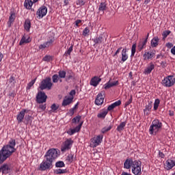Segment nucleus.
Instances as JSON below:
<instances>
[{
  "instance_id": "nucleus-1",
  "label": "nucleus",
  "mask_w": 175,
  "mask_h": 175,
  "mask_svg": "<svg viewBox=\"0 0 175 175\" xmlns=\"http://www.w3.org/2000/svg\"><path fill=\"white\" fill-rule=\"evenodd\" d=\"M58 150L51 148L44 155V159L40 165V170L44 172V170H49L53 167V162L58 158Z\"/></svg>"
},
{
  "instance_id": "nucleus-2",
  "label": "nucleus",
  "mask_w": 175,
  "mask_h": 175,
  "mask_svg": "<svg viewBox=\"0 0 175 175\" xmlns=\"http://www.w3.org/2000/svg\"><path fill=\"white\" fill-rule=\"evenodd\" d=\"M16 139H11L8 144L4 146L0 150V163H3L8 158H10L17 149L16 148Z\"/></svg>"
},
{
  "instance_id": "nucleus-3",
  "label": "nucleus",
  "mask_w": 175,
  "mask_h": 175,
  "mask_svg": "<svg viewBox=\"0 0 175 175\" xmlns=\"http://www.w3.org/2000/svg\"><path fill=\"white\" fill-rule=\"evenodd\" d=\"M124 169L131 170L133 174L142 175V161L129 158L124 163Z\"/></svg>"
},
{
  "instance_id": "nucleus-4",
  "label": "nucleus",
  "mask_w": 175,
  "mask_h": 175,
  "mask_svg": "<svg viewBox=\"0 0 175 175\" xmlns=\"http://www.w3.org/2000/svg\"><path fill=\"white\" fill-rule=\"evenodd\" d=\"M162 122L161 120L158 119L154 120L149 129L150 135H157L162 129Z\"/></svg>"
},
{
  "instance_id": "nucleus-5",
  "label": "nucleus",
  "mask_w": 175,
  "mask_h": 175,
  "mask_svg": "<svg viewBox=\"0 0 175 175\" xmlns=\"http://www.w3.org/2000/svg\"><path fill=\"white\" fill-rule=\"evenodd\" d=\"M52 87L53 83L51 82V78L50 77L43 79L40 84V89L41 91H43V90H48V91H50Z\"/></svg>"
},
{
  "instance_id": "nucleus-6",
  "label": "nucleus",
  "mask_w": 175,
  "mask_h": 175,
  "mask_svg": "<svg viewBox=\"0 0 175 175\" xmlns=\"http://www.w3.org/2000/svg\"><path fill=\"white\" fill-rule=\"evenodd\" d=\"M175 83V77L172 75H169L164 78L162 81L161 84L163 87H173Z\"/></svg>"
},
{
  "instance_id": "nucleus-7",
  "label": "nucleus",
  "mask_w": 175,
  "mask_h": 175,
  "mask_svg": "<svg viewBox=\"0 0 175 175\" xmlns=\"http://www.w3.org/2000/svg\"><path fill=\"white\" fill-rule=\"evenodd\" d=\"M55 42V38L54 36L49 37L46 42H45L43 44H41L38 49L39 50H44V49H49V47H51L53 44H54V42Z\"/></svg>"
},
{
  "instance_id": "nucleus-8",
  "label": "nucleus",
  "mask_w": 175,
  "mask_h": 175,
  "mask_svg": "<svg viewBox=\"0 0 175 175\" xmlns=\"http://www.w3.org/2000/svg\"><path fill=\"white\" fill-rule=\"evenodd\" d=\"M73 140L72 139H67L61 147L62 152H66V151H69L70 148H72V146H73Z\"/></svg>"
},
{
  "instance_id": "nucleus-9",
  "label": "nucleus",
  "mask_w": 175,
  "mask_h": 175,
  "mask_svg": "<svg viewBox=\"0 0 175 175\" xmlns=\"http://www.w3.org/2000/svg\"><path fill=\"white\" fill-rule=\"evenodd\" d=\"M47 100V95L44 92H38L36 95V102L37 103H46Z\"/></svg>"
},
{
  "instance_id": "nucleus-10",
  "label": "nucleus",
  "mask_w": 175,
  "mask_h": 175,
  "mask_svg": "<svg viewBox=\"0 0 175 175\" xmlns=\"http://www.w3.org/2000/svg\"><path fill=\"white\" fill-rule=\"evenodd\" d=\"M47 14V7L42 5L36 12L37 18H43Z\"/></svg>"
},
{
  "instance_id": "nucleus-11",
  "label": "nucleus",
  "mask_w": 175,
  "mask_h": 175,
  "mask_svg": "<svg viewBox=\"0 0 175 175\" xmlns=\"http://www.w3.org/2000/svg\"><path fill=\"white\" fill-rule=\"evenodd\" d=\"M31 111L27 109H23L16 116V120L18 124H21L23 122V120L25 117L26 114H29Z\"/></svg>"
},
{
  "instance_id": "nucleus-12",
  "label": "nucleus",
  "mask_w": 175,
  "mask_h": 175,
  "mask_svg": "<svg viewBox=\"0 0 175 175\" xmlns=\"http://www.w3.org/2000/svg\"><path fill=\"white\" fill-rule=\"evenodd\" d=\"M107 40V37H106V35H105V33L100 34L98 37L93 39V42L94 43H95V44H105Z\"/></svg>"
},
{
  "instance_id": "nucleus-13",
  "label": "nucleus",
  "mask_w": 175,
  "mask_h": 175,
  "mask_svg": "<svg viewBox=\"0 0 175 175\" xmlns=\"http://www.w3.org/2000/svg\"><path fill=\"white\" fill-rule=\"evenodd\" d=\"M103 102H105V92H101L96 96L94 103L96 106H102Z\"/></svg>"
},
{
  "instance_id": "nucleus-14",
  "label": "nucleus",
  "mask_w": 175,
  "mask_h": 175,
  "mask_svg": "<svg viewBox=\"0 0 175 175\" xmlns=\"http://www.w3.org/2000/svg\"><path fill=\"white\" fill-rule=\"evenodd\" d=\"M157 53L156 51L150 50L149 51H146L143 55V58L144 61H147L148 59H152V58L155 57V53Z\"/></svg>"
},
{
  "instance_id": "nucleus-15",
  "label": "nucleus",
  "mask_w": 175,
  "mask_h": 175,
  "mask_svg": "<svg viewBox=\"0 0 175 175\" xmlns=\"http://www.w3.org/2000/svg\"><path fill=\"white\" fill-rule=\"evenodd\" d=\"M175 166V160H173L172 159H167L165 164V169L166 170H170L171 169H173Z\"/></svg>"
},
{
  "instance_id": "nucleus-16",
  "label": "nucleus",
  "mask_w": 175,
  "mask_h": 175,
  "mask_svg": "<svg viewBox=\"0 0 175 175\" xmlns=\"http://www.w3.org/2000/svg\"><path fill=\"white\" fill-rule=\"evenodd\" d=\"M81 126H83V122H81L78 126H77L75 129H70L67 133L72 136L75 135V133L77 132H80V129H81Z\"/></svg>"
},
{
  "instance_id": "nucleus-17",
  "label": "nucleus",
  "mask_w": 175,
  "mask_h": 175,
  "mask_svg": "<svg viewBox=\"0 0 175 175\" xmlns=\"http://www.w3.org/2000/svg\"><path fill=\"white\" fill-rule=\"evenodd\" d=\"M102 140H103V135H99L96 137H94L93 140L92 141L94 144V147H98V146L102 143Z\"/></svg>"
},
{
  "instance_id": "nucleus-18",
  "label": "nucleus",
  "mask_w": 175,
  "mask_h": 175,
  "mask_svg": "<svg viewBox=\"0 0 175 175\" xmlns=\"http://www.w3.org/2000/svg\"><path fill=\"white\" fill-rule=\"evenodd\" d=\"M10 166L9 164H3L0 167V173H2L3 174H8V173H10Z\"/></svg>"
},
{
  "instance_id": "nucleus-19",
  "label": "nucleus",
  "mask_w": 175,
  "mask_h": 175,
  "mask_svg": "<svg viewBox=\"0 0 175 175\" xmlns=\"http://www.w3.org/2000/svg\"><path fill=\"white\" fill-rule=\"evenodd\" d=\"M155 69V65L150 62L148 64L147 67L144 69V75H150L152 70Z\"/></svg>"
},
{
  "instance_id": "nucleus-20",
  "label": "nucleus",
  "mask_w": 175,
  "mask_h": 175,
  "mask_svg": "<svg viewBox=\"0 0 175 175\" xmlns=\"http://www.w3.org/2000/svg\"><path fill=\"white\" fill-rule=\"evenodd\" d=\"M100 81H102V79L99 78V77H94L90 80V85H92L93 87H98Z\"/></svg>"
},
{
  "instance_id": "nucleus-21",
  "label": "nucleus",
  "mask_w": 175,
  "mask_h": 175,
  "mask_svg": "<svg viewBox=\"0 0 175 175\" xmlns=\"http://www.w3.org/2000/svg\"><path fill=\"white\" fill-rule=\"evenodd\" d=\"M120 105H121V100H119L111 104L110 105H109L106 110H107L108 112L111 111V110H113V109H116V107H118V106H120Z\"/></svg>"
},
{
  "instance_id": "nucleus-22",
  "label": "nucleus",
  "mask_w": 175,
  "mask_h": 175,
  "mask_svg": "<svg viewBox=\"0 0 175 175\" xmlns=\"http://www.w3.org/2000/svg\"><path fill=\"white\" fill-rule=\"evenodd\" d=\"M151 109H152V102L149 101L144 109V114H146V116H150V111H151Z\"/></svg>"
},
{
  "instance_id": "nucleus-23",
  "label": "nucleus",
  "mask_w": 175,
  "mask_h": 175,
  "mask_svg": "<svg viewBox=\"0 0 175 175\" xmlns=\"http://www.w3.org/2000/svg\"><path fill=\"white\" fill-rule=\"evenodd\" d=\"M147 46V40H143V41L139 42L137 45V49L139 51H142L144 49H146Z\"/></svg>"
},
{
  "instance_id": "nucleus-24",
  "label": "nucleus",
  "mask_w": 175,
  "mask_h": 175,
  "mask_svg": "<svg viewBox=\"0 0 175 175\" xmlns=\"http://www.w3.org/2000/svg\"><path fill=\"white\" fill-rule=\"evenodd\" d=\"M73 102V97H68L65 98L62 103V105L65 107V106H68V105H70Z\"/></svg>"
},
{
  "instance_id": "nucleus-25",
  "label": "nucleus",
  "mask_w": 175,
  "mask_h": 175,
  "mask_svg": "<svg viewBox=\"0 0 175 175\" xmlns=\"http://www.w3.org/2000/svg\"><path fill=\"white\" fill-rule=\"evenodd\" d=\"M33 5V3L32 2V0H25L24 7L25 9H27V10H31Z\"/></svg>"
},
{
  "instance_id": "nucleus-26",
  "label": "nucleus",
  "mask_w": 175,
  "mask_h": 175,
  "mask_svg": "<svg viewBox=\"0 0 175 175\" xmlns=\"http://www.w3.org/2000/svg\"><path fill=\"white\" fill-rule=\"evenodd\" d=\"M127 52L128 49H126V48L123 49L122 51V61L123 62H125V61H126L129 58L128 53H126Z\"/></svg>"
},
{
  "instance_id": "nucleus-27",
  "label": "nucleus",
  "mask_w": 175,
  "mask_h": 175,
  "mask_svg": "<svg viewBox=\"0 0 175 175\" xmlns=\"http://www.w3.org/2000/svg\"><path fill=\"white\" fill-rule=\"evenodd\" d=\"M29 42H31V38L29 37L27 38L25 36H23L19 42V46H23V44H24L25 43H29Z\"/></svg>"
},
{
  "instance_id": "nucleus-28",
  "label": "nucleus",
  "mask_w": 175,
  "mask_h": 175,
  "mask_svg": "<svg viewBox=\"0 0 175 175\" xmlns=\"http://www.w3.org/2000/svg\"><path fill=\"white\" fill-rule=\"evenodd\" d=\"M107 10V3L106 2H101L98 6L99 12H104L105 10Z\"/></svg>"
},
{
  "instance_id": "nucleus-29",
  "label": "nucleus",
  "mask_w": 175,
  "mask_h": 175,
  "mask_svg": "<svg viewBox=\"0 0 175 175\" xmlns=\"http://www.w3.org/2000/svg\"><path fill=\"white\" fill-rule=\"evenodd\" d=\"M108 111L107 109H102L101 111L98 113L97 117L98 118H105L106 116L108 114Z\"/></svg>"
},
{
  "instance_id": "nucleus-30",
  "label": "nucleus",
  "mask_w": 175,
  "mask_h": 175,
  "mask_svg": "<svg viewBox=\"0 0 175 175\" xmlns=\"http://www.w3.org/2000/svg\"><path fill=\"white\" fill-rule=\"evenodd\" d=\"M24 28L27 32H29L31 29V21H29V19H27L25 21Z\"/></svg>"
},
{
  "instance_id": "nucleus-31",
  "label": "nucleus",
  "mask_w": 175,
  "mask_h": 175,
  "mask_svg": "<svg viewBox=\"0 0 175 175\" xmlns=\"http://www.w3.org/2000/svg\"><path fill=\"white\" fill-rule=\"evenodd\" d=\"M159 38L158 37H154L150 42L152 47H157L159 44Z\"/></svg>"
},
{
  "instance_id": "nucleus-32",
  "label": "nucleus",
  "mask_w": 175,
  "mask_h": 175,
  "mask_svg": "<svg viewBox=\"0 0 175 175\" xmlns=\"http://www.w3.org/2000/svg\"><path fill=\"white\" fill-rule=\"evenodd\" d=\"M126 126V122H122L118 126L116 131H118V132H122Z\"/></svg>"
},
{
  "instance_id": "nucleus-33",
  "label": "nucleus",
  "mask_w": 175,
  "mask_h": 175,
  "mask_svg": "<svg viewBox=\"0 0 175 175\" xmlns=\"http://www.w3.org/2000/svg\"><path fill=\"white\" fill-rule=\"evenodd\" d=\"M159 103H161V100L159 98L155 99L153 106V110L157 111L158 110V107H159Z\"/></svg>"
},
{
  "instance_id": "nucleus-34",
  "label": "nucleus",
  "mask_w": 175,
  "mask_h": 175,
  "mask_svg": "<svg viewBox=\"0 0 175 175\" xmlns=\"http://www.w3.org/2000/svg\"><path fill=\"white\" fill-rule=\"evenodd\" d=\"M55 174H65V173H68V170L66 169H57L54 171Z\"/></svg>"
},
{
  "instance_id": "nucleus-35",
  "label": "nucleus",
  "mask_w": 175,
  "mask_h": 175,
  "mask_svg": "<svg viewBox=\"0 0 175 175\" xmlns=\"http://www.w3.org/2000/svg\"><path fill=\"white\" fill-rule=\"evenodd\" d=\"M14 20H16V14L14 12H11L10 16L9 17V21L10 24H12V23H14Z\"/></svg>"
},
{
  "instance_id": "nucleus-36",
  "label": "nucleus",
  "mask_w": 175,
  "mask_h": 175,
  "mask_svg": "<svg viewBox=\"0 0 175 175\" xmlns=\"http://www.w3.org/2000/svg\"><path fill=\"white\" fill-rule=\"evenodd\" d=\"M172 33V31L170 30H165L163 32L162 36H163V40H165Z\"/></svg>"
},
{
  "instance_id": "nucleus-37",
  "label": "nucleus",
  "mask_w": 175,
  "mask_h": 175,
  "mask_svg": "<svg viewBox=\"0 0 175 175\" xmlns=\"http://www.w3.org/2000/svg\"><path fill=\"white\" fill-rule=\"evenodd\" d=\"M111 128H113V126L111 125L105 126L101 129V133H106L107 132H109V131H110Z\"/></svg>"
},
{
  "instance_id": "nucleus-38",
  "label": "nucleus",
  "mask_w": 175,
  "mask_h": 175,
  "mask_svg": "<svg viewBox=\"0 0 175 175\" xmlns=\"http://www.w3.org/2000/svg\"><path fill=\"white\" fill-rule=\"evenodd\" d=\"M80 120H81V116L78 115L72 120V124H77V122H80Z\"/></svg>"
},
{
  "instance_id": "nucleus-39",
  "label": "nucleus",
  "mask_w": 175,
  "mask_h": 175,
  "mask_svg": "<svg viewBox=\"0 0 175 175\" xmlns=\"http://www.w3.org/2000/svg\"><path fill=\"white\" fill-rule=\"evenodd\" d=\"M137 46V45L136 44H133L132 45V48H131V57H135V54L136 53V47Z\"/></svg>"
},
{
  "instance_id": "nucleus-40",
  "label": "nucleus",
  "mask_w": 175,
  "mask_h": 175,
  "mask_svg": "<svg viewBox=\"0 0 175 175\" xmlns=\"http://www.w3.org/2000/svg\"><path fill=\"white\" fill-rule=\"evenodd\" d=\"M36 83V79H33L31 81H30L29 83H27V90H31L32 87L33 86V84Z\"/></svg>"
},
{
  "instance_id": "nucleus-41",
  "label": "nucleus",
  "mask_w": 175,
  "mask_h": 175,
  "mask_svg": "<svg viewBox=\"0 0 175 175\" xmlns=\"http://www.w3.org/2000/svg\"><path fill=\"white\" fill-rule=\"evenodd\" d=\"M66 161H67L68 163H72L73 162V154L72 153H70L67 156Z\"/></svg>"
},
{
  "instance_id": "nucleus-42",
  "label": "nucleus",
  "mask_w": 175,
  "mask_h": 175,
  "mask_svg": "<svg viewBox=\"0 0 175 175\" xmlns=\"http://www.w3.org/2000/svg\"><path fill=\"white\" fill-rule=\"evenodd\" d=\"M56 167H65V163L62 161H59L55 163Z\"/></svg>"
},
{
  "instance_id": "nucleus-43",
  "label": "nucleus",
  "mask_w": 175,
  "mask_h": 175,
  "mask_svg": "<svg viewBox=\"0 0 175 175\" xmlns=\"http://www.w3.org/2000/svg\"><path fill=\"white\" fill-rule=\"evenodd\" d=\"M73 78H75V72H73V71L72 70H69L68 72L67 79L68 80H70V79H73Z\"/></svg>"
},
{
  "instance_id": "nucleus-44",
  "label": "nucleus",
  "mask_w": 175,
  "mask_h": 175,
  "mask_svg": "<svg viewBox=\"0 0 175 175\" xmlns=\"http://www.w3.org/2000/svg\"><path fill=\"white\" fill-rule=\"evenodd\" d=\"M53 59V57L49 55H46L43 59L42 61H44L45 62H50Z\"/></svg>"
},
{
  "instance_id": "nucleus-45",
  "label": "nucleus",
  "mask_w": 175,
  "mask_h": 175,
  "mask_svg": "<svg viewBox=\"0 0 175 175\" xmlns=\"http://www.w3.org/2000/svg\"><path fill=\"white\" fill-rule=\"evenodd\" d=\"M72 51H73V44H72L69 49H68L67 51H66V53H64V55H66V57H68V55H70V53H72Z\"/></svg>"
},
{
  "instance_id": "nucleus-46",
  "label": "nucleus",
  "mask_w": 175,
  "mask_h": 175,
  "mask_svg": "<svg viewBox=\"0 0 175 175\" xmlns=\"http://www.w3.org/2000/svg\"><path fill=\"white\" fill-rule=\"evenodd\" d=\"M59 77H60V79H65V77H66V72L64 70L59 71Z\"/></svg>"
},
{
  "instance_id": "nucleus-47",
  "label": "nucleus",
  "mask_w": 175,
  "mask_h": 175,
  "mask_svg": "<svg viewBox=\"0 0 175 175\" xmlns=\"http://www.w3.org/2000/svg\"><path fill=\"white\" fill-rule=\"evenodd\" d=\"M31 118H32V116H30L29 112V113H26L25 115V120H27V124H29V121H31Z\"/></svg>"
},
{
  "instance_id": "nucleus-48",
  "label": "nucleus",
  "mask_w": 175,
  "mask_h": 175,
  "mask_svg": "<svg viewBox=\"0 0 175 175\" xmlns=\"http://www.w3.org/2000/svg\"><path fill=\"white\" fill-rule=\"evenodd\" d=\"M104 89L105 90H109V88H111V87H113V85L111 83L110 81H109L108 83H105L104 85Z\"/></svg>"
},
{
  "instance_id": "nucleus-49",
  "label": "nucleus",
  "mask_w": 175,
  "mask_h": 175,
  "mask_svg": "<svg viewBox=\"0 0 175 175\" xmlns=\"http://www.w3.org/2000/svg\"><path fill=\"white\" fill-rule=\"evenodd\" d=\"M90 33V28L89 27H85L83 31L82 35L83 36H87Z\"/></svg>"
},
{
  "instance_id": "nucleus-50",
  "label": "nucleus",
  "mask_w": 175,
  "mask_h": 175,
  "mask_svg": "<svg viewBox=\"0 0 175 175\" xmlns=\"http://www.w3.org/2000/svg\"><path fill=\"white\" fill-rule=\"evenodd\" d=\"M52 79H53V81L54 82V83H58V80H59V75H53V77H52Z\"/></svg>"
},
{
  "instance_id": "nucleus-51",
  "label": "nucleus",
  "mask_w": 175,
  "mask_h": 175,
  "mask_svg": "<svg viewBox=\"0 0 175 175\" xmlns=\"http://www.w3.org/2000/svg\"><path fill=\"white\" fill-rule=\"evenodd\" d=\"M59 108V105H57L55 104H53L51 107V110L54 112L57 111V109Z\"/></svg>"
},
{
  "instance_id": "nucleus-52",
  "label": "nucleus",
  "mask_w": 175,
  "mask_h": 175,
  "mask_svg": "<svg viewBox=\"0 0 175 175\" xmlns=\"http://www.w3.org/2000/svg\"><path fill=\"white\" fill-rule=\"evenodd\" d=\"M77 5H79V6H84V5H85V2L83 0H78L77 1Z\"/></svg>"
},
{
  "instance_id": "nucleus-53",
  "label": "nucleus",
  "mask_w": 175,
  "mask_h": 175,
  "mask_svg": "<svg viewBox=\"0 0 175 175\" xmlns=\"http://www.w3.org/2000/svg\"><path fill=\"white\" fill-rule=\"evenodd\" d=\"M132 95L130 96V98L129 99V100H127L125 103V106H129V105H131V103H132Z\"/></svg>"
},
{
  "instance_id": "nucleus-54",
  "label": "nucleus",
  "mask_w": 175,
  "mask_h": 175,
  "mask_svg": "<svg viewBox=\"0 0 175 175\" xmlns=\"http://www.w3.org/2000/svg\"><path fill=\"white\" fill-rule=\"evenodd\" d=\"M8 96H10V98H14V96H16V92H10L8 94Z\"/></svg>"
},
{
  "instance_id": "nucleus-55",
  "label": "nucleus",
  "mask_w": 175,
  "mask_h": 175,
  "mask_svg": "<svg viewBox=\"0 0 175 175\" xmlns=\"http://www.w3.org/2000/svg\"><path fill=\"white\" fill-rule=\"evenodd\" d=\"M39 109H41V110H46V104H40L39 105Z\"/></svg>"
},
{
  "instance_id": "nucleus-56",
  "label": "nucleus",
  "mask_w": 175,
  "mask_h": 175,
  "mask_svg": "<svg viewBox=\"0 0 175 175\" xmlns=\"http://www.w3.org/2000/svg\"><path fill=\"white\" fill-rule=\"evenodd\" d=\"M121 50H122V47H120L119 49H118V50L116 51L115 54L113 55V57H116V55H118V54H120V52L121 51Z\"/></svg>"
},
{
  "instance_id": "nucleus-57",
  "label": "nucleus",
  "mask_w": 175,
  "mask_h": 175,
  "mask_svg": "<svg viewBox=\"0 0 175 175\" xmlns=\"http://www.w3.org/2000/svg\"><path fill=\"white\" fill-rule=\"evenodd\" d=\"M79 24H81V20H80V19H77L75 21V25H76L77 27H80V25H79Z\"/></svg>"
},
{
  "instance_id": "nucleus-58",
  "label": "nucleus",
  "mask_w": 175,
  "mask_h": 175,
  "mask_svg": "<svg viewBox=\"0 0 175 175\" xmlns=\"http://www.w3.org/2000/svg\"><path fill=\"white\" fill-rule=\"evenodd\" d=\"M166 47H167V49H172V47H173V43H172V42H167V43L166 44Z\"/></svg>"
},
{
  "instance_id": "nucleus-59",
  "label": "nucleus",
  "mask_w": 175,
  "mask_h": 175,
  "mask_svg": "<svg viewBox=\"0 0 175 175\" xmlns=\"http://www.w3.org/2000/svg\"><path fill=\"white\" fill-rule=\"evenodd\" d=\"M68 114L70 116V117H72V116H73V114H75V111L74 109H72V108L70 109Z\"/></svg>"
},
{
  "instance_id": "nucleus-60",
  "label": "nucleus",
  "mask_w": 175,
  "mask_h": 175,
  "mask_svg": "<svg viewBox=\"0 0 175 175\" xmlns=\"http://www.w3.org/2000/svg\"><path fill=\"white\" fill-rule=\"evenodd\" d=\"M70 95L71 96H75V95H76V90H71V91L70 92Z\"/></svg>"
},
{
  "instance_id": "nucleus-61",
  "label": "nucleus",
  "mask_w": 175,
  "mask_h": 175,
  "mask_svg": "<svg viewBox=\"0 0 175 175\" xmlns=\"http://www.w3.org/2000/svg\"><path fill=\"white\" fill-rule=\"evenodd\" d=\"M111 85L113 86V87H116V85H118L119 84V82L118 81H113V82H111Z\"/></svg>"
},
{
  "instance_id": "nucleus-62",
  "label": "nucleus",
  "mask_w": 175,
  "mask_h": 175,
  "mask_svg": "<svg viewBox=\"0 0 175 175\" xmlns=\"http://www.w3.org/2000/svg\"><path fill=\"white\" fill-rule=\"evenodd\" d=\"M159 156L160 157V158H165V154H163V152L161 151L159 152Z\"/></svg>"
},
{
  "instance_id": "nucleus-63",
  "label": "nucleus",
  "mask_w": 175,
  "mask_h": 175,
  "mask_svg": "<svg viewBox=\"0 0 175 175\" xmlns=\"http://www.w3.org/2000/svg\"><path fill=\"white\" fill-rule=\"evenodd\" d=\"M79 107V103H77L73 108H72V110L75 111V110H77V108Z\"/></svg>"
},
{
  "instance_id": "nucleus-64",
  "label": "nucleus",
  "mask_w": 175,
  "mask_h": 175,
  "mask_svg": "<svg viewBox=\"0 0 175 175\" xmlns=\"http://www.w3.org/2000/svg\"><path fill=\"white\" fill-rule=\"evenodd\" d=\"M14 80H15L14 77H10L9 79V83H13Z\"/></svg>"
}]
</instances>
